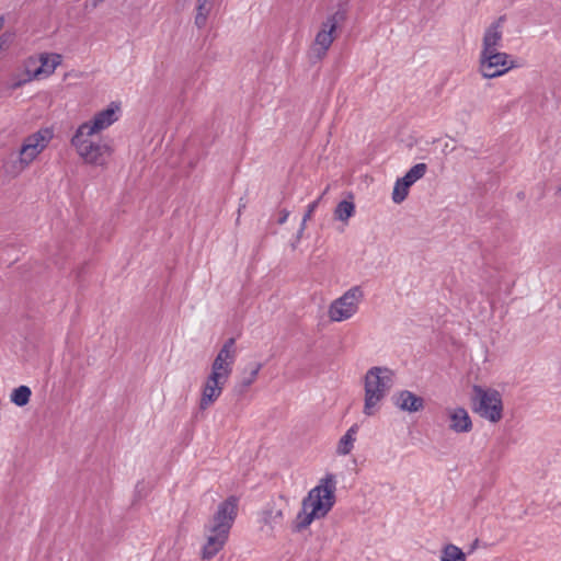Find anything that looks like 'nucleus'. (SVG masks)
Masks as SVG:
<instances>
[{
	"label": "nucleus",
	"instance_id": "f257e3e1",
	"mask_svg": "<svg viewBox=\"0 0 561 561\" xmlns=\"http://www.w3.org/2000/svg\"><path fill=\"white\" fill-rule=\"evenodd\" d=\"M237 514L238 499L236 496H229L218 505L211 518L204 526V542L199 552L202 560L209 561L224 550Z\"/></svg>",
	"mask_w": 561,
	"mask_h": 561
},
{
	"label": "nucleus",
	"instance_id": "f03ea898",
	"mask_svg": "<svg viewBox=\"0 0 561 561\" xmlns=\"http://www.w3.org/2000/svg\"><path fill=\"white\" fill-rule=\"evenodd\" d=\"M336 479L333 473H327L302 500L301 511L296 517V529L307 528L314 519L323 518L335 503Z\"/></svg>",
	"mask_w": 561,
	"mask_h": 561
},
{
	"label": "nucleus",
	"instance_id": "7ed1b4c3",
	"mask_svg": "<svg viewBox=\"0 0 561 561\" xmlns=\"http://www.w3.org/2000/svg\"><path fill=\"white\" fill-rule=\"evenodd\" d=\"M70 144L85 164L95 168L106 169L114 153L110 141L79 126L75 130Z\"/></svg>",
	"mask_w": 561,
	"mask_h": 561
},
{
	"label": "nucleus",
	"instance_id": "20e7f679",
	"mask_svg": "<svg viewBox=\"0 0 561 561\" xmlns=\"http://www.w3.org/2000/svg\"><path fill=\"white\" fill-rule=\"evenodd\" d=\"M396 383V373L387 366L370 367L364 376V407L366 416L376 415L382 401Z\"/></svg>",
	"mask_w": 561,
	"mask_h": 561
},
{
	"label": "nucleus",
	"instance_id": "39448f33",
	"mask_svg": "<svg viewBox=\"0 0 561 561\" xmlns=\"http://www.w3.org/2000/svg\"><path fill=\"white\" fill-rule=\"evenodd\" d=\"M53 137L54 133L50 128H41L25 137L19 150L18 159L5 164V172L12 176L21 174L48 147Z\"/></svg>",
	"mask_w": 561,
	"mask_h": 561
},
{
	"label": "nucleus",
	"instance_id": "423d86ee",
	"mask_svg": "<svg viewBox=\"0 0 561 561\" xmlns=\"http://www.w3.org/2000/svg\"><path fill=\"white\" fill-rule=\"evenodd\" d=\"M474 411L491 423H497L503 417V400L501 393L492 388L473 386Z\"/></svg>",
	"mask_w": 561,
	"mask_h": 561
},
{
	"label": "nucleus",
	"instance_id": "0eeeda50",
	"mask_svg": "<svg viewBox=\"0 0 561 561\" xmlns=\"http://www.w3.org/2000/svg\"><path fill=\"white\" fill-rule=\"evenodd\" d=\"M515 59L501 50L480 51L478 71L484 79H494L504 76L510 70L517 68Z\"/></svg>",
	"mask_w": 561,
	"mask_h": 561
},
{
	"label": "nucleus",
	"instance_id": "6e6552de",
	"mask_svg": "<svg viewBox=\"0 0 561 561\" xmlns=\"http://www.w3.org/2000/svg\"><path fill=\"white\" fill-rule=\"evenodd\" d=\"M364 291L359 286H353L342 296L331 301L328 317L332 322H343L353 318L359 310Z\"/></svg>",
	"mask_w": 561,
	"mask_h": 561
},
{
	"label": "nucleus",
	"instance_id": "1a4fd4ad",
	"mask_svg": "<svg viewBox=\"0 0 561 561\" xmlns=\"http://www.w3.org/2000/svg\"><path fill=\"white\" fill-rule=\"evenodd\" d=\"M237 355L236 340L230 337L215 356L208 375L228 382L233 371Z\"/></svg>",
	"mask_w": 561,
	"mask_h": 561
},
{
	"label": "nucleus",
	"instance_id": "9d476101",
	"mask_svg": "<svg viewBox=\"0 0 561 561\" xmlns=\"http://www.w3.org/2000/svg\"><path fill=\"white\" fill-rule=\"evenodd\" d=\"M61 61L62 56L56 53H42L37 58L30 57L25 61V70L27 76L25 81L50 77L57 67L61 64Z\"/></svg>",
	"mask_w": 561,
	"mask_h": 561
},
{
	"label": "nucleus",
	"instance_id": "9b49d317",
	"mask_svg": "<svg viewBox=\"0 0 561 561\" xmlns=\"http://www.w3.org/2000/svg\"><path fill=\"white\" fill-rule=\"evenodd\" d=\"M342 14L336 12L329 15L325 21L322 22L320 30L316 34L312 50L317 57L322 58L331 47L334 38L339 22L342 20Z\"/></svg>",
	"mask_w": 561,
	"mask_h": 561
},
{
	"label": "nucleus",
	"instance_id": "f8f14e48",
	"mask_svg": "<svg viewBox=\"0 0 561 561\" xmlns=\"http://www.w3.org/2000/svg\"><path fill=\"white\" fill-rule=\"evenodd\" d=\"M121 114V103L111 102L106 108L95 113L91 119L83 122L79 127L100 135L103 130L116 123L119 119Z\"/></svg>",
	"mask_w": 561,
	"mask_h": 561
},
{
	"label": "nucleus",
	"instance_id": "ddd939ff",
	"mask_svg": "<svg viewBox=\"0 0 561 561\" xmlns=\"http://www.w3.org/2000/svg\"><path fill=\"white\" fill-rule=\"evenodd\" d=\"M228 382L208 375L201 386V398L198 407L205 411L220 398Z\"/></svg>",
	"mask_w": 561,
	"mask_h": 561
},
{
	"label": "nucleus",
	"instance_id": "4468645a",
	"mask_svg": "<svg viewBox=\"0 0 561 561\" xmlns=\"http://www.w3.org/2000/svg\"><path fill=\"white\" fill-rule=\"evenodd\" d=\"M505 22L506 16L501 15L484 28L480 51L500 50L503 43Z\"/></svg>",
	"mask_w": 561,
	"mask_h": 561
},
{
	"label": "nucleus",
	"instance_id": "2eb2a0df",
	"mask_svg": "<svg viewBox=\"0 0 561 561\" xmlns=\"http://www.w3.org/2000/svg\"><path fill=\"white\" fill-rule=\"evenodd\" d=\"M448 428L456 434L469 433L472 427V420L469 412L462 407H448L445 410Z\"/></svg>",
	"mask_w": 561,
	"mask_h": 561
},
{
	"label": "nucleus",
	"instance_id": "dca6fc26",
	"mask_svg": "<svg viewBox=\"0 0 561 561\" xmlns=\"http://www.w3.org/2000/svg\"><path fill=\"white\" fill-rule=\"evenodd\" d=\"M393 404L401 411L415 413L424 408V400L422 397L416 396L412 391L401 390L397 392L393 398Z\"/></svg>",
	"mask_w": 561,
	"mask_h": 561
},
{
	"label": "nucleus",
	"instance_id": "f3484780",
	"mask_svg": "<svg viewBox=\"0 0 561 561\" xmlns=\"http://www.w3.org/2000/svg\"><path fill=\"white\" fill-rule=\"evenodd\" d=\"M358 433V425L353 424L346 433L339 439L335 453L337 456H347L352 453L356 436Z\"/></svg>",
	"mask_w": 561,
	"mask_h": 561
},
{
	"label": "nucleus",
	"instance_id": "a211bd4d",
	"mask_svg": "<svg viewBox=\"0 0 561 561\" xmlns=\"http://www.w3.org/2000/svg\"><path fill=\"white\" fill-rule=\"evenodd\" d=\"M438 561H467V556L458 546L446 543L440 549Z\"/></svg>",
	"mask_w": 561,
	"mask_h": 561
},
{
	"label": "nucleus",
	"instance_id": "6ab92c4d",
	"mask_svg": "<svg viewBox=\"0 0 561 561\" xmlns=\"http://www.w3.org/2000/svg\"><path fill=\"white\" fill-rule=\"evenodd\" d=\"M211 8L213 0H197L195 24L198 28L206 25Z\"/></svg>",
	"mask_w": 561,
	"mask_h": 561
},
{
	"label": "nucleus",
	"instance_id": "aec40b11",
	"mask_svg": "<svg viewBox=\"0 0 561 561\" xmlns=\"http://www.w3.org/2000/svg\"><path fill=\"white\" fill-rule=\"evenodd\" d=\"M427 171V165L425 163H417L413 165L401 179L402 182L407 183L409 186H412L416 181L422 179Z\"/></svg>",
	"mask_w": 561,
	"mask_h": 561
},
{
	"label": "nucleus",
	"instance_id": "412c9836",
	"mask_svg": "<svg viewBox=\"0 0 561 561\" xmlns=\"http://www.w3.org/2000/svg\"><path fill=\"white\" fill-rule=\"evenodd\" d=\"M355 213V205L350 201H342L337 204L334 215L341 221H347Z\"/></svg>",
	"mask_w": 561,
	"mask_h": 561
},
{
	"label": "nucleus",
	"instance_id": "4be33fe9",
	"mask_svg": "<svg viewBox=\"0 0 561 561\" xmlns=\"http://www.w3.org/2000/svg\"><path fill=\"white\" fill-rule=\"evenodd\" d=\"M31 389L27 386H20L11 393V401L18 407H24L31 398Z\"/></svg>",
	"mask_w": 561,
	"mask_h": 561
},
{
	"label": "nucleus",
	"instance_id": "5701e85b",
	"mask_svg": "<svg viewBox=\"0 0 561 561\" xmlns=\"http://www.w3.org/2000/svg\"><path fill=\"white\" fill-rule=\"evenodd\" d=\"M283 520V512L277 508H266L262 514V522L270 526L271 528H274L275 526L279 525Z\"/></svg>",
	"mask_w": 561,
	"mask_h": 561
},
{
	"label": "nucleus",
	"instance_id": "b1692460",
	"mask_svg": "<svg viewBox=\"0 0 561 561\" xmlns=\"http://www.w3.org/2000/svg\"><path fill=\"white\" fill-rule=\"evenodd\" d=\"M409 188L410 186L407 183L402 182L401 178L398 179L394 183V187L392 191V201L396 204L402 203L409 194Z\"/></svg>",
	"mask_w": 561,
	"mask_h": 561
},
{
	"label": "nucleus",
	"instance_id": "393cba45",
	"mask_svg": "<svg viewBox=\"0 0 561 561\" xmlns=\"http://www.w3.org/2000/svg\"><path fill=\"white\" fill-rule=\"evenodd\" d=\"M262 369V364L261 363H255L253 364L251 367H250V370H249V374L248 376H245L242 380H241V386L243 388H248L250 387L257 378V375L260 373V370Z\"/></svg>",
	"mask_w": 561,
	"mask_h": 561
},
{
	"label": "nucleus",
	"instance_id": "a878e982",
	"mask_svg": "<svg viewBox=\"0 0 561 561\" xmlns=\"http://www.w3.org/2000/svg\"><path fill=\"white\" fill-rule=\"evenodd\" d=\"M320 198L319 197L317 201L310 203L308 206H307V211L305 214V221H308L311 219L313 213L316 211L318 205H319V202H320Z\"/></svg>",
	"mask_w": 561,
	"mask_h": 561
},
{
	"label": "nucleus",
	"instance_id": "bb28decb",
	"mask_svg": "<svg viewBox=\"0 0 561 561\" xmlns=\"http://www.w3.org/2000/svg\"><path fill=\"white\" fill-rule=\"evenodd\" d=\"M11 34H2L0 36V51L7 46L9 45V43L11 42Z\"/></svg>",
	"mask_w": 561,
	"mask_h": 561
},
{
	"label": "nucleus",
	"instance_id": "cd10ccee",
	"mask_svg": "<svg viewBox=\"0 0 561 561\" xmlns=\"http://www.w3.org/2000/svg\"><path fill=\"white\" fill-rule=\"evenodd\" d=\"M288 216H289V211L288 210H286V209L282 210L280 216L278 218V224L279 225L285 224L287 221V219H288Z\"/></svg>",
	"mask_w": 561,
	"mask_h": 561
},
{
	"label": "nucleus",
	"instance_id": "c85d7f7f",
	"mask_svg": "<svg viewBox=\"0 0 561 561\" xmlns=\"http://www.w3.org/2000/svg\"><path fill=\"white\" fill-rule=\"evenodd\" d=\"M102 2H104V0H92L91 2L85 3V8L91 7L92 9H95Z\"/></svg>",
	"mask_w": 561,
	"mask_h": 561
},
{
	"label": "nucleus",
	"instance_id": "c756f323",
	"mask_svg": "<svg viewBox=\"0 0 561 561\" xmlns=\"http://www.w3.org/2000/svg\"><path fill=\"white\" fill-rule=\"evenodd\" d=\"M306 224H307V221H305V217H304V218H302V221H301V225H300L301 231H305V229H306Z\"/></svg>",
	"mask_w": 561,
	"mask_h": 561
},
{
	"label": "nucleus",
	"instance_id": "7c9ffc66",
	"mask_svg": "<svg viewBox=\"0 0 561 561\" xmlns=\"http://www.w3.org/2000/svg\"><path fill=\"white\" fill-rule=\"evenodd\" d=\"M302 233H304V231H301V228H299L298 233H297V238L300 239Z\"/></svg>",
	"mask_w": 561,
	"mask_h": 561
},
{
	"label": "nucleus",
	"instance_id": "2f4dec72",
	"mask_svg": "<svg viewBox=\"0 0 561 561\" xmlns=\"http://www.w3.org/2000/svg\"><path fill=\"white\" fill-rule=\"evenodd\" d=\"M559 194H560V196H561V186L559 187Z\"/></svg>",
	"mask_w": 561,
	"mask_h": 561
}]
</instances>
